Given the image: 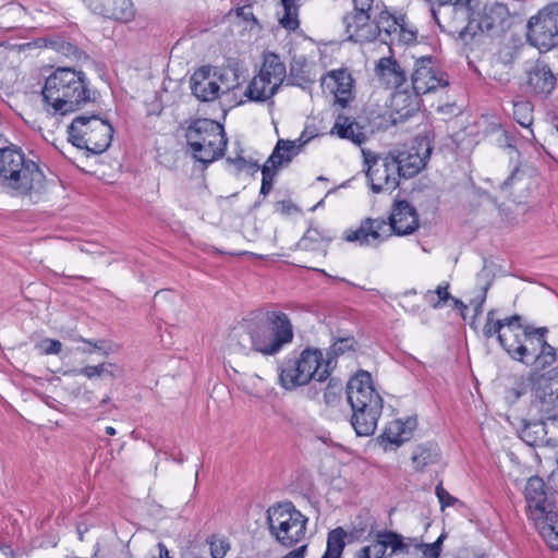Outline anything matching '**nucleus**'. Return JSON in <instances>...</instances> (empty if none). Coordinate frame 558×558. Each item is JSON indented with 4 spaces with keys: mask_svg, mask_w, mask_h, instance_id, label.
Segmentation results:
<instances>
[{
    "mask_svg": "<svg viewBox=\"0 0 558 558\" xmlns=\"http://www.w3.org/2000/svg\"><path fill=\"white\" fill-rule=\"evenodd\" d=\"M547 333V327L526 326L522 337L512 335L514 338L507 339L501 336L500 347L512 360L543 369L557 360L556 349L546 340Z\"/></svg>",
    "mask_w": 558,
    "mask_h": 558,
    "instance_id": "423d86ee",
    "label": "nucleus"
},
{
    "mask_svg": "<svg viewBox=\"0 0 558 558\" xmlns=\"http://www.w3.org/2000/svg\"><path fill=\"white\" fill-rule=\"evenodd\" d=\"M258 74L268 78L275 86L280 87L287 75L286 64L278 54L269 51L265 52Z\"/></svg>",
    "mask_w": 558,
    "mask_h": 558,
    "instance_id": "bb28decb",
    "label": "nucleus"
},
{
    "mask_svg": "<svg viewBox=\"0 0 558 558\" xmlns=\"http://www.w3.org/2000/svg\"><path fill=\"white\" fill-rule=\"evenodd\" d=\"M435 494L438 498L441 509L444 510L447 507H452L456 504H459L460 500L452 495H450L444 487L442 484L439 483L435 488Z\"/></svg>",
    "mask_w": 558,
    "mask_h": 558,
    "instance_id": "5fc2aeb1",
    "label": "nucleus"
},
{
    "mask_svg": "<svg viewBox=\"0 0 558 558\" xmlns=\"http://www.w3.org/2000/svg\"><path fill=\"white\" fill-rule=\"evenodd\" d=\"M402 424V427L409 432V436L417 426V420L415 417H408L404 422L399 421Z\"/></svg>",
    "mask_w": 558,
    "mask_h": 558,
    "instance_id": "0e129e2a",
    "label": "nucleus"
},
{
    "mask_svg": "<svg viewBox=\"0 0 558 558\" xmlns=\"http://www.w3.org/2000/svg\"><path fill=\"white\" fill-rule=\"evenodd\" d=\"M526 41L541 52L558 47V2L545 5L529 19Z\"/></svg>",
    "mask_w": 558,
    "mask_h": 558,
    "instance_id": "f8f14e48",
    "label": "nucleus"
},
{
    "mask_svg": "<svg viewBox=\"0 0 558 558\" xmlns=\"http://www.w3.org/2000/svg\"><path fill=\"white\" fill-rule=\"evenodd\" d=\"M496 311L489 310L486 315V323L483 327V336L486 339H490L496 336L498 342L500 343V337H506L507 339H511L508 332H505V327L501 319H495Z\"/></svg>",
    "mask_w": 558,
    "mask_h": 558,
    "instance_id": "4c0bfd02",
    "label": "nucleus"
},
{
    "mask_svg": "<svg viewBox=\"0 0 558 558\" xmlns=\"http://www.w3.org/2000/svg\"><path fill=\"white\" fill-rule=\"evenodd\" d=\"M348 39L354 43H372L381 36V28L371 21V13L351 12L343 16Z\"/></svg>",
    "mask_w": 558,
    "mask_h": 558,
    "instance_id": "f3484780",
    "label": "nucleus"
},
{
    "mask_svg": "<svg viewBox=\"0 0 558 558\" xmlns=\"http://www.w3.org/2000/svg\"><path fill=\"white\" fill-rule=\"evenodd\" d=\"M211 68L202 66L191 77L192 94L201 101L208 102L218 98L220 86L210 76Z\"/></svg>",
    "mask_w": 558,
    "mask_h": 558,
    "instance_id": "412c9836",
    "label": "nucleus"
},
{
    "mask_svg": "<svg viewBox=\"0 0 558 558\" xmlns=\"http://www.w3.org/2000/svg\"><path fill=\"white\" fill-rule=\"evenodd\" d=\"M400 26L397 29V33L395 34V45L396 44H403V45H411L416 41L417 38V31L413 28H409L405 23V17L400 16Z\"/></svg>",
    "mask_w": 558,
    "mask_h": 558,
    "instance_id": "c03bdc74",
    "label": "nucleus"
},
{
    "mask_svg": "<svg viewBox=\"0 0 558 558\" xmlns=\"http://www.w3.org/2000/svg\"><path fill=\"white\" fill-rule=\"evenodd\" d=\"M101 118L98 114L90 116H77L71 124L68 126L69 141L75 146H81L82 142L86 136H90L94 131V122L100 121Z\"/></svg>",
    "mask_w": 558,
    "mask_h": 558,
    "instance_id": "393cba45",
    "label": "nucleus"
},
{
    "mask_svg": "<svg viewBox=\"0 0 558 558\" xmlns=\"http://www.w3.org/2000/svg\"><path fill=\"white\" fill-rule=\"evenodd\" d=\"M513 117L520 125L531 126L533 123V105L527 100L514 101Z\"/></svg>",
    "mask_w": 558,
    "mask_h": 558,
    "instance_id": "ea45409f",
    "label": "nucleus"
},
{
    "mask_svg": "<svg viewBox=\"0 0 558 558\" xmlns=\"http://www.w3.org/2000/svg\"><path fill=\"white\" fill-rule=\"evenodd\" d=\"M400 16L396 17L388 11L380 12L378 21L375 22V25H379L381 28V34H384L381 37V43L389 46L395 45V34L400 26Z\"/></svg>",
    "mask_w": 558,
    "mask_h": 558,
    "instance_id": "72a5a7b5",
    "label": "nucleus"
},
{
    "mask_svg": "<svg viewBox=\"0 0 558 558\" xmlns=\"http://www.w3.org/2000/svg\"><path fill=\"white\" fill-rule=\"evenodd\" d=\"M331 134H337L340 138L349 140L356 145L366 141L363 128L354 120L345 116H338L331 129Z\"/></svg>",
    "mask_w": 558,
    "mask_h": 558,
    "instance_id": "a878e982",
    "label": "nucleus"
},
{
    "mask_svg": "<svg viewBox=\"0 0 558 558\" xmlns=\"http://www.w3.org/2000/svg\"><path fill=\"white\" fill-rule=\"evenodd\" d=\"M489 287H490V281H487L485 283V286L482 288L481 295L476 300L473 301L475 303V306H474L475 315H478V314L482 313L483 305H484V303L486 301V294H487V291H488Z\"/></svg>",
    "mask_w": 558,
    "mask_h": 558,
    "instance_id": "4d7b16f0",
    "label": "nucleus"
},
{
    "mask_svg": "<svg viewBox=\"0 0 558 558\" xmlns=\"http://www.w3.org/2000/svg\"><path fill=\"white\" fill-rule=\"evenodd\" d=\"M46 177L37 161L16 146L0 148V182L13 196L39 194Z\"/></svg>",
    "mask_w": 558,
    "mask_h": 558,
    "instance_id": "7ed1b4c3",
    "label": "nucleus"
},
{
    "mask_svg": "<svg viewBox=\"0 0 558 558\" xmlns=\"http://www.w3.org/2000/svg\"><path fill=\"white\" fill-rule=\"evenodd\" d=\"M289 81L292 85L306 89L315 80L312 77L311 70L305 61L294 60L290 65Z\"/></svg>",
    "mask_w": 558,
    "mask_h": 558,
    "instance_id": "f704fd0d",
    "label": "nucleus"
},
{
    "mask_svg": "<svg viewBox=\"0 0 558 558\" xmlns=\"http://www.w3.org/2000/svg\"><path fill=\"white\" fill-rule=\"evenodd\" d=\"M448 289H449V283H445V284L438 286L436 288V290L434 291L436 293V295L438 296V299L442 302V304L446 303L448 300L452 299Z\"/></svg>",
    "mask_w": 558,
    "mask_h": 558,
    "instance_id": "bf43d9fd",
    "label": "nucleus"
},
{
    "mask_svg": "<svg viewBox=\"0 0 558 558\" xmlns=\"http://www.w3.org/2000/svg\"><path fill=\"white\" fill-rule=\"evenodd\" d=\"M208 543L213 558H223L230 549L229 542L223 537L211 536Z\"/></svg>",
    "mask_w": 558,
    "mask_h": 558,
    "instance_id": "8fccbe9b",
    "label": "nucleus"
},
{
    "mask_svg": "<svg viewBox=\"0 0 558 558\" xmlns=\"http://www.w3.org/2000/svg\"><path fill=\"white\" fill-rule=\"evenodd\" d=\"M373 558H384L386 554V547L377 546L376 549H372Z\"/></svg>",
    "mask_w": 558,
    "mask_h": 558,
    "instance_id": "774afa93",
    "label": "nucleus"
},
{
    "mask_svg": "<svg viewBox=\"0 0 558 558\" xmlns=\"http://www.w3.org/2000/svg\"><path fill=\"white\" fill-rule=\"evenodd\" d=\"M524 498L527 518L534 522L547 546L558 550V512L555 504L548 499L543 478L535 475L527 480Z\"/></svg>",
    "mask_w": 558,
    "mask_h": 558,
    "instance_id": "0eeeda50",
    "label": "nucleus"
},
{
    "mask_svg": "<svg viewBox=\"0 0 558 558\" xmlns=\"http://www.w3.org/2000/svg\"><path fill=\"white\" fill-rule=\"evenodd\" d=\"M96 90L83 71L69 66L56 69L45 81L41 95L45 110L51 116H66L96 100Z\"/></svg>",
    "mask_w": 558,
    "mask_h": 558,
    "instance_id": "f257e3e1",
    "label": "nucleus"
},
{
    "mask_svg": "<svg viewBox=\"0 0 558 558\" xmlns=\"http://www.w3.org/2000/svg\"><path fill=\"white\" fill-rule=\"evenodd\" d=\"M186 123L184 134L186 147L195 161L201 162L206 169L223 157L228 137L222 124L207 118L193 119Z\"/></svg>",
    "mask_w": 558,
    "mask_h": 558,
    "instance_id": "39448f33",
    "label": "nucleus"
},
{
    "mask_svg": "<svg viewBox=\"0 0 558 558\" xmlns=\"http://www.w3.org/2000/svg\"><path fill=\"white\" fill-rule=\"evenodd\" d=\"M342 385L336 378H330L324 389V402L327 405L336 404L341 397Z\"/></svg>",
    "mask_w": 558,
    "mask_h": 558,
    "instance_id": "de8ad7c7",
    "label": "nucleus"
},
{
    "mask_svg": "<svg viewBox=\"0 0 558 558\" xmlns=\"http://www.w3.org/2000/svg\"><path fill=\"white\" fill-rule=\"evenodd\" d=\"M372 549L373 546L371 545L364 546L356 553L355 558H373Z\"/></svg>",
    "mask_w": 558,
    "mask_h": 558,
    "instance_id": "69168bd1",
    "label": "nucleus"
},
{
    "mask_svg": "<svg viewBox=\"0 0 558 558\" xmlns=\"http://www.w3.org/2000/svg\"><path fill=\"white\" fill-rule=\"evenodd\" d=\"M353 11L356 13H371L374 0H352Z\"/></svg>",
    "mask_w": 558,
    "mask_h": 558,
    "instance_id": "6e6d98bb",
    "label": "nucleus"
},
{
    "mask_svg": "<svg viewBox=\"0 0 558 558\" xmlns=\"http://www.w3.org/2000/svg\"><path fill=\"white\" fill-rule=\"evenodd\" d=\"M448 85V74L439 69L434 57L425 56L416 59L412 73V87L416 95L429 94Z\"/></svg>",
    "mask_w": 558,
    "mask_h": 558,
    "instance_id": "4468645a",
    "label": "nucleus"
},
{
    "mask_svg": "<svg viewBox=\"0 0 558 558\" xmlns=\"http://www.w3.org/2000/svg\"><path fill=\"white\" fill-rule=\"evenodd\" d=\"M542 374H533L527 379L521 377L519 380L514 383V385L508 388L505 392V399L508 403H515L522 396H524L527 390L532 391V380L534 377H538Z\"/></svg>",
    "mask_w": 558,
    "mask_h": 558,
    "instance_id": "58836bf2",
    "label": "nucleus"
},
{
    "mask_svg": "<svg viewBox=\"0 0 558 558\" xmlns=\"http://www.w3.org/2000/svg\"><path fill=\"white\" fill-rule=\"evenodd\" d=\"M304 143L305 142H301V138L298 141L279 140L272 153L267 158V163H270L275 166V168L280 169L282 166L291 162L293 157L300 153V149Z\"/></svg>",
    "mask_w": 558,
    "mask_h": 558,
    "instance_id": "b1692460",
    "label": "nucleus"
},
{
    "mask_svg": "<svg viewBox=\"0 0 558 558\" xmlns=\"http://www.w3.org/2000/svg\"><path fill=\"white\" fill-rule=\"evenodd\" d=\"M347 398L352 411L375 407H383L384 400L373 386L371 374L359 371L347 385Z\"/></svg>",
    "mask_w": 558,
    "mask_h": 558,
    "instance_id": "dca6fc26",
    "label": "nucleus"
},
{
    "mask_svg": "<svg viewBox=\"0 0 558 558\" xmlns=\"http://www.w3.org/2000/svg\"><path fill=\"white\" fill-rule=\"evenodd\" d=\"M112 367H113V365L111 363H101V364H98V365L85 366V367L76 371V373L78 375H84L87 378H93V377H96V376H98V377H101V376L114 377V373L112 371Z\"/></svg>",
    "mask_w": 558,
    "mask_h": 558,
    "instance_id": "a18cd8bd",
    "label": "nucleus"
},
{
    "mask_svg": "<svg viewBox=\"0 0 558 558\" xmlns=\"http://www.w3.org/2000/svg\"><path fill=\"white\" fill-rule=\"evenodd\" d=\"M425 1L430 4V12L436 22L438 19H437V12L434 7L435 3H438L439 5L452 4V5L459 7V9L463 10L464 13H469V3L471 2V0H425Z\"/></svg>",
    "mask_w": 558,
    "mask_h": 558,
    "instance_id": "864d4df0",
    "label": "nucleus"
},
{
    "mask_svg": "<svg viewBox=\"0 0 558 558\" xmlns=\"http://www.w3.org/2000/svg\"><path fill=\"white\" fill-rule=\"evenodd\" d=\"M363 154L367 166L366 178L372 191L376 194L392 192L399 185L400 175L389 154L385 157Z\"/></svg>",
    "mask_w": 558,
    "mask_h": 558,
    "instance_id": "ddd939ff",
    "label": "nucleus"
},
{
    "mask_svg": "<svg viewBox=\"0 0 558 558\" xmlns=\"http://www.w3.org/2000/svg\"><path fill=\"white\" fill-rule=\"evenodd\" d=\"M89 10L105 19L128 23L135 16L132 0H83Z\"/></svg>",
    "mask_w": 558,
    "mask_h": 558,
    "instance_id": "a211bd4d",
    "label": "nucleus"
},
{
    "mask_svg": "<svg viewBox=\"0 0 558 558\" xmlns=\"http://www.w3.org/2000/svg\"><path fill=\"white\" fill-rule=\"evenodd\" d=\"M319 232L317 229H308L298 245L302 250H316V244L319 242Z\"/></svg>",
    "mask_w": 558,
    "mask_h": 558,
    "instance_id": "603ef678",
    "label": "nucleus"
},
{
    "mask_svg": "<svg viewBox=\"0 0 558 558\" xmlns=\"http://www.w3.org/2000/svg\"><path fill=\"white\" fill-rule=\"evenodd\" d=\"M35 348L40 354H59L62 350V343L57 339L45 338L36 343Z\"/></svg>",
    "mask_w": 558,
    "mask_h": 558,
    "instance_id": "3c124183",
    "label": "nucleus"
},
{
    "mask_svg": "<svg viewBox=\"0 0 558 558\" xmlns=\"http://www.w3.org/2000/svg\"><path fill=\"white\" fill-rule=\"evenodd\" d=\"M282 7L284 10V15L280 20V23L283 27L288 29H295L299 27V20H298V5L295 3V0H283Z\"/></svg>",
    "mask_w": 558,
    "mask_h": 558,
    "instance_id": "79ce46f5",
    "label": "nucleus"
},
{
    "mask_svg": "<svg viewBox=\"0 0 558 558\" xmlns=\"http://www.w3.org/2000/svg\"><path fill=\"white\" fill-rule=\"evenodd\" d=\"M432 154V146L427 138H416L415 143L402 150L389 153L390 160L398 168L400 178H413L425 168Z\"/></svg>",
    "mask_w": 558,
    "mask_h": 558,
    "instance_id": "2eb2a0df",
    "label": "nucleus"
},
{
    "mask_svg": "<svg viewBox=\"0 0 558 558\" xmlns=\"http://www.w3.org/2000/svg\"><path fill=\"white\" fill-rule=\"evenodd\" d=\"M523 4L519 0H507L485 5L476 15L465 13L468 24L460 31V38L464 41L474 38L477 33L498 35L510 27V17L520 15Z\"/></svg>",
    "mask_w": 558,
    "mask_h": 558,
    "instance_id": "9d476101",
    "label": "nucleus"
},
{
    "mask_svg": "<svg viewBox=\"0 0 558 558\" xmlns=\"http://www.w3.org/2000/svg\"><path fill=\"white\" fill-rule=\"evenodd\" d=\"M424 300L433 307V308H439L442 306V302L438 299L436 293L432 290H428L425 295Z\"/></svg>",
    "mask_w": 558,
    "mask_h": 558,
    "instance_id": "052dcab7",
    "label": "nucleus"
},
{
    "mask_svg": "<svg viewBox=\"0 0 558 558\" xmlns=\"http://www.w3.org/2000/svg\"><path fill=\"white\" fill-rule=\"evenodd\" d=\"M262 185L259 194L264 197L267 196L272 190L274 180L279 171L275 166L267 163V161L262 166Z\"/></svg>",
    "mask_w": 558,
    "mask_h": 558,
    "instance_id": "37998d69",
    "label": "nucleus"
},
{
    "mask_svg": "<svg viewBox=\"0 0 558 558\" xmlns=\"http://www.w3.org/2000/svg\"><path fill=\"white\" fill-rule=\"evenodd\" d=\"M374 549L377 546L390 547L391 555L392 554H409L410 543L405 542L404 537L401 534H398L393 531H380L376 534L375 544L372 545Z\"/></svg>",
    "mask_w": 558,
    "mask_h": 558,
    "instance_id": "c85d7f7f",
    "label": "nucleus"
},
{
    "mask_svg": "<svg viewBox=\"0 0 558 558\" xmlns=\"http://www.w3.org/2000/svg\"><path fill=\"white\" fill-rule=\"evenodd\" d=\"M376 70L379 75H392L395 77V83L398 85L402 84L407 77L405 72L392 57L379 59Z\"/></svg>",
    "mask_w": 558,
    "mask_h": 558,
    "instance_id": "e433bc0d",
    "label": "nucleus"
},
{
    "mask_svg": "<svg viewBox=\"0 0 558 558\" xmlns=\"http://www.w3.org/2000/svg\"><path fill=\"white\" fill-rule=\"evenodd\" d=\"M416 547L422 550L424 558H439L440 556V554L433 549L432 547H429L428 544L421 543L417 544Z\"/></svg>",
    "mask_w": 558,
    "mask_h": 558,
    "instance_id": "680f3d73",
    "label": "nucleus"
},
{
    "mask_svg": "<svg viewBox=\"0 0 558 558\" xmlns=\"http://www.w3.org/2000/svg\"><path fill=\"white\" fill-rule=\"evenodd\" d=\"M501 320L505 327V332H508L510 338H514L512 335L522 337L523 329L527 326L522 324V316L518 314L506 317Z\"/></svg>",
    "mask_w": 558,
    "mask_h": 558,
    "instance_id": "09e8293b",
    "label": "nucleus"
},
{
    "mask_svg": "<svg viewBox=\"0 0 558 558\" xmlns=\"http://www.w3.org/2000/svg\"><path fill=\"white\" fill-rule=\"evenodd\" d=\"M252 349L263 355H275L293 340V326L289 316L279 311L268 312L265 323L250 327Z\"/></svg>",
    "mask_w": 558,
    "mask_h": 558,
    "instance_id": "9b49d317",
    "label": "nucleus"
},
{
    "mask_svg": "<svg viewBox=\"0 0 558 558\" xmlns=\"http://www.w3.org/2000/svg\"><path fill=\"white\" fill-rule=\"evenodd\" d=\"M413 466L416 471H422L429 464H435L439 460V449L435 444L418 445L411 457Z\"/></svg>",
    "mask_w": 558,
    "mask_h": 558,
    "instance_id": "c756f323",
    "label": "nucleus"
},
{
    "mask_svg": "<svg viewBox=\"0 0 558 558\" xmlns=\"http://www.w3.org/2000/svg\"><path fill=\"white\" fill-rule=\"evenodd\" d=\"M52 49L58 53L76 62H85L88 60V54L77 47L75 44L66 40L63 37H57L50 41Z\"/></svg>",
    "mask_w": 558,
    "mask_h": 558,
    "instance_id": "473e14b6",
    "label": "nucleus"
},
{
    "mask_svg": "<svg viewBox=\"0 0 558 558\" xmlns=\"http://www.w3.org/2000/svg\"><path fill=\"white\" fill-rule=\"evenodd\" d=\"M347 531L339 526L329 531L327 535V546L322 558H342L345 547Z\"/></svg>",
    "mask_w": 558,
    "mask_h": 558,
    "instance_id": "7c9ffc66",
    "label": "nucleus"
},
{
    "mask_svg": "<svg viewBox=\"0 0 558 558\" xmlns=\"http://www.w3.org/2000/svg\"><path fill=\"white\" fill-rule=\"evenodd\" d=\"M94 128L95 132L90 136H86L77 148L86 149L94 155H99L110 147L114 130L113 126L104 119L94 122Z\"/></svg>",
    "mask_w": 558,
    "mask_h": 558,
    "instance_id": "4be33fe9",
    "label": "nucleus"
},
{
    "mask_svg": "<svg viewBox=\"0 0 558 558\" xmlns=\"http://www.w3.org/2000/svg\"><path fill=\"white\" fill-rule=\"evenodd\" d=\"M445 538H446V535L441 534L434 543L428 544V545H429V547H432L433 549H435L436 551H438L440 554L441 553V546H442V543H444Z\"/></svg>",
    "mask_w": 558,
    "mask_h": 558,
    "instance_id": "338daca9",
    "label": "nucleus"
},
{
    "mask_svg": "<svg viewBox=\"0 0 558 558\" xmlns=\"http://www.w3.org/2000/svg\"><path fill=\"white\" fill-rule=\"evenodd\" d=\"M420 95H410L407 92H396L392 97V107L401 117H410L418 110Z\"/></svg>",
    "mask_w": 558,
    "mask_h": 558,
    "instance_id": "2f4dec72",
    "label": "nucleus"
},
{
    "mask_svg": "<svg viewBox=\"0 0 558 558\" xmlns=\"http://www.w3.org/2000/svg\"><path fill=\"white\" fill-rule=\"evenodd\" d=\"M322 86L333 94L335 100L345 107L352 98L353 78L345 70L331 71L322 77Z\"/></svg>",
    "mask_w": 558,
    "mask_h": 558,
    "instance_id": "6ab92c4d",
    "label": "nucleus"
},
{
    "mask_svg": "<svg viewBox=\"0 0 558 558\" xmlns=\"http://www.w3.org/2000/svg\"><path fill=\"white\" fill-rule=\"evenodd\" d=\"M307 545H302L299 548L290 550L287 555L281 558H304Z\"/></svg>",
    "mask_w": 558,
    "mask_h": 558,
    "instance_id": "e2e57ef3",
    "label": "nucleus"
},
{
    "mask_svg": "<svg viewBox=\"0 0 558 558\" xmlns=\"http://www.w3.org/2000/svg\"><path fill=\"white\" fill-rule=\"evenodd\" d=\"M356 341L354 337H341L338 338L329 350V355H331L329 359L337 357L341 354H344L349 351H355Z\"/></svg>",
    "mask_w": 558,
    "mask_h": 558,
    "instance_id": "49530a36",
    "label": "nucleus"
},
{
    "mask_svg": "<svg viewBox=\"0 0 558 558\" xmlns=\"http://www.w3.org/2000/svg\"><path fill=\"white\" fill-rule=\"evenodd\" d=\"M520 438L529 446L546 444L543 417L538 422H527L520 430Z\"/></svg>",
    "mask_w": 558,
    "mask_h": 558,
    "instance_id": "c9c22d12",
    "label": "nucleus"
},
{
    "mask_svg": "<svg viewBox=\"0 0 558 558\" xmlns=\"http://www.w3.org/2000/svg\"><path fill=\"white\" fill-rule=\"evenodd\" d=\"M547 487L553 493L558 494V459L556 460V469L551 471L547 480Z\"/></svg>",
    "mask_w": 558,
    "mask_h": 558,
    "instance_id": "13d9d810",
    "label": "nucleus"
},
{
    "mask_svg": "<svg viewBox=\"0 0 558 558\" xmlns=\"http://www.w3.org/2000/svg\"><path fill=\"white\" fill-rule=\"evenodd\" d=\"M266 513L269 535L280 546L292 548L305 538L308 518L291 501L274 504Z\"/></svg>",
    "mask_w": 558,
    "mask_h": 558,
    "instance_id": "1a4fd4ad",
    "label": "nucleus"
},
{
    "mask_svg": "<svg viewBox=\"0 0 558 558\" xmlns=\"http://www.w3.org/2000/svg\"><path fill=\"white\" fill-rule=\"evenodd\" d=\"M532 409L543 417L546 445L558 446V366L533 378Z\"/></svg>",
    "mask_w": 558,
    "mask_h": 558,
    "instance_id": "6e6552de",
    "label": "nucleus"
},
{
    "mask_svg": "<svg viewBox=\"0 0 558 558\" xmlns=\"http://www.w3.org/2000/svg\"><path fill=\"white\" fill-rule=\"evenodd\" d=\"M331 359L324 361L318 349L306 348L295 359L286 360L280 366L279 380L287 390H293L310 383L314 387L308 389V397L318 396L316 384H323L330 377Z\"/></svg>",
    "mask_w": 558,
    "mask_h": 558,
    "instance_id": "20e7f679",
    "label": "nucleus"
},
{
    "mask_svg": "<svg viewBox=\"0 0 558 558\" xmlns=\"http://www.w3.org/2000/svg\"><path fill=\"white\" fill-rule=\"evenodd\" d=\"M420 227L416 209L408 201L395 202L388 221L383 218H366L359 228L347 230L343 238L360 246L377 245L391 232L396 235H409Z\"/></svg>",
    "mask_w": 558,
    "mask_h": 558,
    "instance_id": "f03ea898",
    "label": "nucleus"
},
{
    "mask_svg": "<svg viewBox=\"0 0 558 558\" xmlns=\"http://www.w3.org/2000/svg\"><path fill=\"white\" fill-rule=\"evenodd\" d=\"M556 76L546 64L537 63L527 72L526 86L530 93L546 98L556 86Z\"/></svg>",
    "mask_w": 558,
    "mask_h": 558,
    "instance_id": "aec40b11",
    "label": "nucleus"
},
{
    "mask_svg": "<svg viewBox=\"0 0 558 558\" xmlns=\"http://www.w3.org/2000/svg\"><path fill=\"white\" fill-rule=\"evenodd\" d=\"M383 407L371 404L369 408L352 411L351 425L357 436H371L377 427Z\"/></svg>",
    "mask_w": 558,
    "mask_h": 558,
    "instance_id": "5701e85b",
    "label": "nucleus"
},
{
    "mask_svg": "<svg viewBox=\"0 0 558 558\" xmlns=\"http://www.w3.org/2000/svg\"><path fill=\"white\" fill-rule=\"evenodd\" d=\"M381 441H387L397 447L409 440V432H407L400 422H395L380 436Z\"/></svg>",
    "mask_w": 558,
    "mask_h": 558,
    "instance_id": "a19ab883",
    "label": "nucleus"
},
{
    "mask_svg": "<svg viewBox=\"0 0 558 558\" xmlns=\"http://www.w3.org/2000/svg\"><path fill=\"white\" fill-rule=\"evenodd\" d=\"M278 89L279 87L271 84L268 78L257 74L248 84L245 96L252 101L264 102L270 99Z\"/></svg>",
    "mask_w": 558,
    "mask_h": 558,
    "instance_id": "cd10ccee",
    "label": "nucleus"
}]
</instances>
